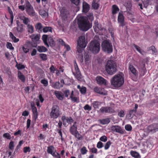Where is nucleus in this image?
<instances>
[{"mask_svg":"<svg viewBox=\"0 0 158 158\" xmlns=\"http://www.w3.org/2000/svg\"><path fill=\"white\" fill-rule=\"evenodd\" d=\"M3 136L8 139H10L11 138L10 135L8 133L4 134Z\"/></svg>","mask_w":158,"mask_h":158,"instance_id":"obj_61","label":"nucleus"},{"mask_svg":"<svg viewBox=\"0 0 158 158\" xmlns=\"http://www.w3.org/2000/svg\"><path fill=\"white\" fill-rule=\"evenodd\" d=\"M60 16L62 19L66 20L69 17V14L68 11L63 8L60 10Z\"/></svg>","mask_w":158,"mask_h":158,"instance_id":"obj_10","label":"nucleus"},{"mask_svg":"<svg viewBox=\"0 0 158 158\" xmlns=\"http://www.w3.org/2000/svg\"><path fill=\"white\" fill-rule=\"evenodd\" d=\"M111 144V142L110 141H108L107 142L105 146V150H107L108 149Z\"/></svg>","mask_w":158,"mask_h":158,"instance_id":"obj_54","label":"nucleus"},{"mask_svg":"<svg viewBox=\"0 0 158 158\" xmlns=\"http://www.w3.org/2000/svg\"><path fill=\"white\" fill-rule=\"evenodd\" d=\"M9 36L14 42L17 43L19 41V39L18 38H17L15 36L12 32H10V33Z\"/></svg>","mask_w":158,"mask_h":158,"instance_id":"obj_36","label":"nucleus"},{"mask_svg":"<svg viewBox=\"0 0 158 158\" xmlns=\"http://www.w3.org/2000/svg\"><path fill=\"white\" fill-rule=\"evenodd\" d=\"M148 132L152 133H154L158 130V124L154 123L147 128Z\"/></svg>","mask_w":158,"mask_h":158,"instance_id":"obj_8","label":"nucleus"},{"mask_svg":"<svg viewBox=\"0 0 158 158\" xmlns=\"http://www.w3.org/2000/svg\"><path fill=\"white\" fill-rule=\"evenodd\" d=\"M40 56L43 60H46L47 59V55L46 54L42 53L40 54Z\"/></svg>","mask_w":158,"mask_h":158,"instance_id":"obj_52","label":"nucleus"},{"mask_svg":"<svg viewBox=\"0 0 158 158\" xmlns=\"http://www.w3.org/2000/svg\"><path fill=\"white\" fill-rule=\"evenodd\" d=\"M129 69L130 71L134 76H136L138 75V72L135 67L132 65L130 64L129 65Z\"/></svg>","mask_w":158,"mask_h":158,"instance_id":"obj_22","label":"nucleus"},{"mask_svg":"<svg viewBox=\"0 0 158 158\" xmlns=\"http://www.w3.org/2000/svg\"><path fill=\"white\" fill-rule=\"evenodd\" d=\"M112 14L113 15L116 14L119 10V9L116 5H113L112 7Z\"/></svg>","mask_w":158,"mask_h":158,"instance_id":"obj_32","label":"nucleus"},{"mask_svg":"<svg viewBox=\"0 0 158 158\" xmlns=\"http://www.w3.org/2000/svg\"><path fill=\"white\" fill-rule=\"evenodd\" d=\"M110 122V119L106 118L102 119L101 120V123L102 124H106L109 123Z\"/></svg>","mask_w":158,"mask_h":158,"instance_id":"obj_42","label":"nucleus"},{"mask_svg":"<svg viewBox=\"0 0 158 158\" xmlns=\"http://www.w3.org/2000/svg\"><path fill=\"white\" fill-rule=\"evenodd\" d=\"M37 50L39 52H45L47 50V49L44 47L43 46H38L37 48Z\"/></svg>","mask_w":158,"mask_h":158,"instance_id":"obj_37","label":"nucleus"},{"mask_svg":"<svg viewBox=\"0 0 158 158\" xmlns=\"http://www.w3.org/2000/svg\"><path fill=\"white\" fill-rule=\"evenodd\" d=\"M31 151V149L29 147H24L23 148V152L25 153H27V152H29Z\"/></svg>","mask_w":158,"mask_h":158,"instance_id":"obj_63","label":"nucleus"},{"mask_svg":"<svg viewBox=\"0 0 158 158\" xmlns=\"http://www.w3.org/2000/svg\"><path fill=\"white\" fill-rule=\"evenodd\" d=\"M94 90L96 93L102 95H106L107 94V92L104 90V89L96 87L94 88Z\"/></svg>","mask_w":158,"mask_h":158,"instance_id":"obj_16","label":"nucleus"},{"mask_svg":"<svg viewBox=\"0 0 158 158\" xmlns=\"http://www.w3.org/2000/svg\"><path fill=\"white\" fill-rule=\"evenodd\" d=\"M124 83L123 75L122 73L115 75L111 80V84L114 87H119Z\"/></svg>","mask_w":158,"mask_h":158,"instance_id":"obj_2","label":"nucleus"},{"mask_svg":"<svg viewBox=\"0 0 158 158\" xmlns=\"http://www.w3.org/2000/svg\"><path fill=\"white\" fill-rule=\"evenodd\" d=\"M125 129L128 131H130L131 130L132 128L130 125H127L125 126Z\"/></svg>","mask_w":158,"mask_h":158,"instance_id":"obj_59","label":"nucleus"},{"mask_svg":"<svg viewBox=\"0 0 158 158\" xmlns=\"http://www.w3.org/2000/svg\"><path fill=\"white\" fill-rule=\"evenodd\" d=\"M18 77L19 79L21 80L22 81L24 82L25 81V77L20 72V71H19L18 72Z\"/></svg>","mask_w":158,"mask_h":158,"instance_id":"obj_38","label":"nucleus"},{"mask_svg":"<svg viewBox=\"0 0 158 158\" xmlns=\"http://www.w3.org/2000/svg\"><path fill=\"white\" fill-rule=\"evenodd\" d=\"M35 28L38 32H42L43 26L40 23H38L35 25Z\"/></svg>","mask_w":158,"mask_h":158,"instance_id":"obj_33","label":"nucleus"},{"mask_svg":"<svg viewBox=\"0 0 158 158\" xmlns=\"http://www.w3.org/2000/svg\"><path fill=\"white\" fill-rule=\"evenodd\" d=\"M39 13L40 15L43 16L45 17L48 15V14L47 12L43 10H40L39 11Z\"/></svg>","mask_w":158,"mask_h":158,"instance_id":"obj_43","label":"nucleus"},{"mask_svg":"<svg viewBox=\"0 0 158 158\" xmlns=\"http://www.w3.org/2000/svg\"><path fill=\"white\" fill-rule=\"evenodd\" d=\"M48 43L51 46H52L55 45V43L52 39L50 37L48 38Z\"/></svg>","mask_w":158,"mask_h":158,"instance_id":"obj_49","label":"nucleus"},{"mask_svg":"<svg viewBox=\"0 0 158 158\" xmlns=\"http://www.w3.org/2000/svg\"><path fill=\"white\" fill-rule=\"evenodd\" d=\"M71 2L76 6L79 5L80 3V0H70Z\"/></svg>","mask_w":158,"mask_h":158,"instance_id":"obj_62","label":"nucleus"},{"mask_svg":"<svg viewBox=\"0 0 158 158\" xmlns=\"http://www.w3.org/2000/svg\"><path fill=\"white\" fill-rule=\"evenodd\" d=\"M130 154L133 157L137 158L139 156V154L135 151H131Z\"/></svg>","mask_w":158,"mask_h":158,"instance_id":"obj_45","label":"nucleus"},{"mask_svg":"<svg viewBox=\"0 0 158 158\" xmlns=\"http://www.w3.org/2000/svg\"><path fill=\"white\" fill-rule=\"evenodd\" d=\"M17 30L19 32H22L23 31V25L20 24L18 21H17Z\"/></svg>","mask_w":158,"mask_h":158,"instance_id":"obj_27","label":"nucleus"},{"mask_svg":"<svg viewBox=\"0 0 158 158\" xmlns=\"http://www.w3.org/2000/svg\"><path fill=\"white\" fill-rule=\"evenodd\" d=\"M100 44L98 40H94L90 42L89 49L93 53H97L100 51Z\"/></svg>","mask_w":158,"mask_h":158,"instance_id":"obj_4","label":"nucleus"},{"mask_svg":"<svg viewBox=\"0 0 158 158\" xmlns=\"http://www.w3.org/2000/svg\"><path fill=\"white\" fill-rule=\"evenodd\" d=\"M89 9V5L86 2H84L82 5V11L85 13L88 12Z\"/></svg>","mask_w":158,"mask_h":158,"instance_id":"obj_23","label":"nucleus"},{"mask_svg":"<svg viewBox=\"0 0 158 158\" xmlns=\"http://www.w3.org/2000/svg\"><path fill=\"white\" fill-rule=\"evenodd\" d=\"M133 46L135 47L136 50L141 54L144 55L145 53V52L139 47L135 44H133Z\"/></svg>","mask_w":158,"mask_h":158,"instance_id":"obj_34","label":"nucleus"},{"mask_svg":"<svg viewBox=\"0 0 158 158\" xmlns=\"http://www.w3.org/2000/svg\"><path fill=\"white\" fill-rule=\"evenodd\" d=\"M6 47L8 48H9L11 50H13L14 48L12 47V44L10 42H7Z\"/></svg>","mask_w":158,"mask_h":158,"instance_id":"obj_58","label":"nucleus"},{"mask_svg":"<svg viewBox=\"0 0 158 158\" xmlns=\"http://www.w3.org/2000/svg\"><path fill=\"white\" fill-rule=\"evenodd\" d=\"M77 123L75 122L73 125L70 127V131L72 134H74L77 132V125L76 124Z\"/></svg>","mask_w":158,"mask_h":158,"instance_id":"obj_21","label":"nucleus"},{"mask_svg":"<svg viewBox=\"0 0 158 158\" xmlns=\"http://www.w3.org/2000/svg\"><path fill=\"white\" fill-rule=\"evenodd\" d=\"M148 51H151L152 53L153 54H155L157 53V50L155 47L154 46H152L148 48Z\"/></svg>","mask_w":158,"mask_h":158,"instance_id":"obj_40","label":"nucleus"},{"mask_svg":"<svg viewBox=\"0 0 158 158\" xmlns=\"http://www.w3.org/2000/svg\"><path fill=\"white\" fill-rule=\"evenodd\" d=\"M55 151V148L53 146L48 147L47 148V152L48 153L51 154L53 156H56Z\"/></svg>","mask_w":158,"mask_h":158,"instance_id":"obj_18","label":"nucleus"},{"mask_svg":"<svg viewBox=\"0 0 158 158\" xmlns=\"http://www.w3.org/2000/svg\"><path fill=\"white\" fill-rule=\"evenodd\" d=\"M102 47L103 51L108 53H111L112 52V44L109 40L104 41L102 43Z\"/></svg>","mask_w":158,"mask_h":158,"instance_id":"obj_5","label":"nucleus"},{"mask_svg":"<svg viewBox=\"0 0 158 158\" xmlns=\"http://www.w3.org/2000/svg\"><path fill=\"white\" fill-rule=\"evenodd\" d=\"M32 110L34 114V118L35 119L37 118L38 113L36 107L33 105H31Z\"/></svg>","mask_w":158,"mask_h":158,"instance_id":"obj_30","label":"nucleus"},{"mask_svg":"<svg viewBox=\"0 0 158 158\" xmlns=\"http://www.w3.org/2000/svg\"><path fill=\"white\" fill-rule=\"evenodd\" d=\"M118 21L119 23H120L121 26H123L125 25L124 22V17L122 12H119L118 16Z\"/></svg>","mask_w":158,"mask_h":158,"instance_id":"obj_14","label":"nucleus"},{"mask_svg":"<svg viewBox=\"0 0 158 158\" xmlns=\"http://www.w3.org/2000/svg\"><path fill=\"white\" fill-rule=\"evenodd\" d=\"M63 92L65 96L66 97H68L70 94V91L69 90H65Z\"/></svg>","mask_w":158,"mask_h":158,"instance_id":"obj_64","label":"nucleus"},{"mask_svg":"<svg viewBox=\"0 0 158 158\" xmlns=\"http://www.w3.org/2000/svg\"><path fill=\"white\" fill-rule=\"evenodd\" d=\"M111 130L114 132H118L121 134H123L124 131L121 128L118 126H113L111 127Z\"/></svg>","mask_w":158,"mask_h":158,"instance_id":"obj_13","label":"nucleus"},{"mask_svg":"<svg viewBox=\"0 0 158 158\" xmlns=\"http://www.w3.org/2000/svg\"><path fill=\"white\" fill-rule=\"evenodd\" d=\"M27 14L31 16H34L35 15V12L34 11L33 7L26 10Z\"/></svg>","mask_w":158,"mask_h":158,"instance_id":"obj_28","label":"nucleus"},{"mask_svg":"<svg viewBox=\"0 0 158 158\" xmlns=\"http://www.w3.org/2000/svg\"><path fill=\"white\" fill-rule=\"evenodd\" d=\"M92 105L94 108H98L100 105L101 103L98 101H95L92 103Z\"/></svg>","mask_w":158,"mask_h":158,"instance_id":"obj_41","label":"nucleus"},{"mask_svg":"<svg viewBox=\"0 0 158 158\" xmlns=\"http://www.w3.org/2000/svg\"><path fill=\"white\" fill-rule=\"evenodd\" d=\"M63 124L64 125L66 122L69 124H71L72 123H73V120L70 117L69 118L64 117V118H63Z\"/></svg>","mask_w":158,"mask_h":158,"instance_id":"obj_24","label":"nucleus"},{"mask_svg":"<svg viewBox=\"0 0 158 158\" xmlns=\"http://www.w3.org/2000/svg\"><path fill=\"white\" fill-rule=\"evenodd\" d=\"M85 62L86 64L89 63L90 60V56L88 52H85L84 54Z\"/></svg>","mask_w":158,"mask_h":158,"instance_id":"obj_29","label":"nucleus"},{"mask_svg":"<svg viewBox=\"0 0 158 158\" xmlns=\"http://www.w3.org/2000/svg\"><path fill=\"white\" fill-rule=\"evenodd\" d=\"M32 41L34 43H37L40 38V35L38 34H33L30 36Z\"/></svg>","mask_w":158,"mask_h":158,"instance_id":"obj_17","label":"nucleus"},{"mask_svg":"<svg viewBox=\"0 0 158 158\" xmlns=\"http://www.w3.org/2000/svg\"><path fill=\"white\" fill-rule=\"evenodd\" d=\"M77 88L79 89L80 92L82 94H85L86 92V88L84 86L81 87V86L78 85L77 86Z\"/></svg>","mask_w":158,"mask_h":158,"instance_id":"obj_31","label":"nucleus"},{"mask_svg":"<svg viewBox=\"0 0 158 158\" xmlns=\"http://www.w3.org/2000/svg\"><path fill=\"white\" fill-rule=\"evenodd\" d=\"M92 6L95 9H97L99 7L98 4L97 3L93 2L92 3Z\"/></svg>","mask_w":158,"mask_h":158,"instance_id":"obj_53","label":"nucleus"},{"mask_svg":"<svg viewBox=\"0 0 158 158\" xmlns=\"http://www.w3.org/2000/svg\"><path fill=\"white\" fill-rule=\"evenodd\" d=\"M60 111L59 106L56 105H54L51 108V111L50 114L51 118H57L60 115Z\"/></svg>","mask_w":158,"mask_h":158,"instance_id":"obj_6","label":"nucleus"},{"mask_svg":"<svg viewBox=\"0 0 158 158\" xmlns=\"http://www.w3.org/2000/svg\"><path fill=\"white\" fill-rule=\"evenodd\" d=\"M32 7V6H31L30 3L28 1H27L25 2V8L26 9V10Z\"/></svg>","mask_w":158,"mask_h":158,"instance_id":"obj_46","label":"nucleus"},{"mask_svg":"<svg viewBox=\"0 0 158 158\" xmlns=\"http://www.w3.org/2000/svg\"><path fill=\"white\" fill-rule=\"evenodd\" d=\"M52 87L54 89H59L63 87V85L62 84H60L59 81H57L52 84Z\"/></svg>","mask_w":158,"mask_h":158,"instance_id":"obj_25","label":"nucleus"},{"mask_svg":"<svg viewBox=\"0 0 158 158\" xmlns=\"http://www.w3.org/2000/svg\"><path fill=\"white\" fill-rule=\"evenodd\" d=\"M137 112V110L133 109L129 112V114L130 115V117L132 118L134 115L135 113Z\"/></svg>","mask_w":158,"mask_h":158,"instance_id":"obj_51","label":"nucleus"},{"mask_svg":"<svg viewBox=\"0 0 158 158\" xmlns=\"http://www.w3.org/2000/svg\"><path fill=\"white\" fill-rule=\"evenodd\" d=\"M43 31L44 32H47L48 31L52 32V28L50 27H45L43 28Z\"/></svg>","mask_w":158,"mask_h":158,"instance_id":"obj_47","label":"nucleus"},{"mask_svg":"<svg viewBox=\"0 0 158 158\" xmlns=\"http://www.w3.org/2000/svg\"><path fill=\"white\" fill-rule=\"evenodd\" d=\"M79 27L82 31H86L92 27L87 17H81L78 19Z\"/></svg>","mask_w":158,"mask_h":158,"instance_id":"obj_1","label":"nucleus"},{"mask_svg":"<svg viewBox=\"0 0 158 158\" xmlns=\"http://www.w3.org/2000/svg\"><path fill=\"white\" fill-rule=\"evenodd\" d=\"M48 36L46 35H44L42 36V40L45 44L48 47L49 46V44L47 42Z\"/></svg>","mask_w":158,"mask_h":158,"instance_id":"obj_39","label":"nucleus"},{"mask_svg":"<svg viewBox=\"0 0 158 158\" xmlns=\"http://www.w3.org/2000/svg\"><path fill=\"white\" fill-rule=\"evenodd\" d=\"M145 65L144 64H143L141 66V72H142L141 74L143 76L144 75L145 73L146 72V69L145 67Z\"/></svg>","mask_w":158,"mask_h":158,"instance_id":"obj_44","label":"nucleus"},{"mask_svg":"<svg viewBox=\"0 0 158 158\" xmlns=\"http://www.w3.org/2000/svg\"><path fill=\"white\" fill-rule=\"evenodd\" d=\"M87 150L85 147H83L81 149V152L82 154L84 155L87 152Z\"/></svg>","mask_w":158,"mask_h":158,"instance_id":"obj_56","label":"nucleus"},{"mask_svg":"<svg viewBox=\"0 0 158 158\" xmlns=\"http://www.w3.org/2000/svg\"><path fill=\"white\" fill-rule=\"evenodd\" d=\"M20 19L23 21V23L27 25L30 21L29 19L23 16H20L19 17Z\"/></svg>","mask_w":158,"mask_h":158,"instance_id":"obj_26","label":"nucleus"},{"mask_svg":"<svg viewBox=\"0 0 158 158\" xmlns=\"http://www.w3.org/2000/svg\"><path fill=\"white\" fill-rule=\"evenodd\" d=\"M87 43L85 40V36H81L79 38L77 41L78 46L85 48L86 45Z\"/></svg>","mask_w":158,"mask_h":158,"instance_id":"obj_9","label":"nucleus"},{"mask_svg":"<svg viewBox=\"0 0 158 158\" xmlns=\"http://www.w3.org/2000/svg\"><path fill=\"white\" fill-rule=\"evenodd\" d=\"M41 83L44 85V86H46L48 85V81L45 79H42L40 81Z\"/></svg>","mask_w":158,"mask_h":158,"instance_id":"obj_57","label":"nucleus"},{"mask_svg":"<svg viewBox=\"0 0 158 158\" xmlns=\"http://www.w3.org/2000/svg\"><path fill=\"white\" fill-rule=\"evenodd\" d=\"M54 94L56 98L59 100H63L64 99V94L60 91H55Z\"/></svg>","mask_w":158,"mask_h":158,"instance_id":"obj_20","label":"nucleus"},{"mask_svg":"<svg viewBox=\"0 0 158 158\" xmlns=\"http://www.w3.org/2000/svg\"><path fill=\"white\" fill-rule=\"evenodd\" d=\"M93 27L95 31L97 33L99 32V31L102 30L103 29L101 25L99 24L98 22L95 23L94 26Z\"/></svg>","mask_w":158,"mask_h":158,"instance_id":"obj_19","label":"nucleus"},{"mask_svg":"<svg viewBox=\"0 0 158 158\" xmlns=\"http://www.w3.org/2000/svg\"><path fill=\"white\" fill-rule=\"evenodd\" d=\"M27 29L28 32L31 34L33 33L34 32V27L29 24H28L27 25Z\"/></svg>","mask_w":158,"mask_h":158,"instance_id":"obj_35","label":"nucleus"},{"mask_svg":"<svg viewBox=\"0 0 158 158\" xmlns=\"http://www.w3.org/2000/svg\"><path fill=\"white\" fill-rule=\"evenodd\" d=\"M100 140L103 142H105L107 140V138L105 135L102 136L100 139Z\"/></svg>","mask_w":158,"mask_h":158,"instance_id":"obj_60","label":"nucleus"},{"mask_svg":"<svg viewBox=\"0 0 158 158\" xmlns=\"http://www.w3.org/2000/svg\"><path fill=\"white\" fill-rule=\"evenodd\" d=\"M74 65L75 72L73 71V73L78 80L81 81L82 80L81 75L79 71L76 62L74 63Z\"/></svg>","mask_w":158,"mask_h":158,"instance_id":"obj_7","label":"nucleus"},{"mask_svg":"<svg viewBox=\"0 0 158 158\" xmlns=\"http://www.w3.org/2000/svg\"><path fill=\"white\" fill-rule=\"evenodd\" d=\"M15 145L14 144V142L11 141L9 145V148L12 151H13L14 149Z\"/></svg>","mask_w":158,"mask_h":158,"instance_id":"obj_48","label":"nucleus"},{"mask_svg":"<svg viewBox=\"0 0 158 158\" xmlns=\"http://www.w3.org/2000/svg\"><path fill=\"white\" fill-rule=\"evenodd\" d=\"M83 48L79 46H77V51L79 53L77 54L78 57L81 62L83 61V55L82 53L83 52Z\"/></svg>","mask_w":158,"mask_h":158,"instance_id":"obj_12","label":"nucleus"},{"mask_svg":"<svg viewBox=\"0 0 158 158\" xmlns=\"http://www.w3.org/2000/svg\"><path fill=\"white\" fill-rule=\"evenodd\" d=\"M96 81L97 83L100 85H106V80L101 76H98L96 77Z\"/></svg>","mask_w":158,"mask_h":158,"instance_id":"obj_15","label":"nucleus"},{"mask_svg":"<svg viewBox=\"0 0 158 158\" xmlns=\"http://www.w3.org/2000/svg\"><path fill=\"white\" fill-rule=\"evenodd\" d=\"M107 72L110 74H112L116 70V64L114 61L111 60L107 61L106 65Z\"/></svg>","mask_w":158,"mask_h":158,"instance_id":"obj_3","label":"nucleus"},{"mask_svg":"<svg viewBox=\"0 0 158 158\" xmlns=\"http://www.w3.org/2000/svg\"><path fill=\"white\" fill-rule=\"evenodd\" d=\"M73 135H75L76 137L79 140L82 139V136L78 133V131L76 132V133Z\"/></svg>","mask_w":158,"mask_h":158,"instance_id":"obj_55","label":"nucleus"},{"mask_svg":"<svg viewBox=\"0 0 158 158\" xmlns=\"http://www.w3.org/2000/svg\"><path fill=\"white\" fill-rule=\"evenodd\" d=\"M17 69L18 70H21L25 68V66L24 65L20 64H17L16 65Z\"/></svg>","mask_w":158,"mask_h":158,"instance_id":"obj_50","label":"nucleus"},{"mask_svg":"<svg viewBox=\"0 0 158 158\" xmlns=\"http://www.w3.org/2000/svg\"><path fill=\"white\" fill-rule=\"evenodd\" d=\"M99 111L102 113L114 112L113 109L109 107H102L100 109Z\"/></svg>","mask_w":158,"mask_h":158,"instance_id":"obj_11","label":"nucleus"}]
</instances>
